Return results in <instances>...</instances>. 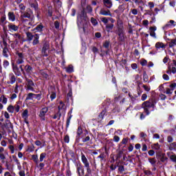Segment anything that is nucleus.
<instances>
[{
    "mask_svg": "<svg viewBox=\"0 0 176 176\" xmlns=\"http://www.w3.org/2000/svg\"><path fill=\"white\" fill-rule=\"evenodd\" d=\"M9 149H10L11 153H14V146L13 145H10L9 146Z\"/></svg>",
    "mask_w": 176,
    "mask_h": 176,
    "instance_id": "nucleus-57",
    "label": "nucleus"
},
{
    "mask_svg": "<svg viewBox=\"0 0 176 176\" xmlns=\"http://www.w3.org/2000/svg\"><path fill=\"white\" fill-rule=\"evenodd\" d=\"M26 36H27V41H28L29 42H31V41L34 39V35H33V34L30 32H27Z\"/></svg>",
    "mask_w": 176,
    "mask_h": 176,
    "instance_id": "nucleus-21",
    "label": "nucleus"
},
{
    "mask_svg": "<svg viewBox=\"0 0 176 176\" xmlns=\"http://www.w3.org/2000/svg\"><path fill=\"white\" fill-rule=\"evenodd\" d=\"M38 43H39V34H36L34 36L32 45H33V46H36V45H38Z\"/></svg>",
    "mask_w": 176,
    "mask_h": 176,
    "instance_id": "nucleus-17",
    "label": "nucleus"
},
{
    "mask_svg": "<svg viewBox=\"0 0 176 176\" xmlns=\"http://www.w3.org/2000/svg\"><path fill=\"white\" fill-rule=\"evenodd\" d=\"M46 157V153H42L40 155V162H43V160Z\"/></svg>",
    "mask_w": 176,
    "mask_h": 176,
    "instance_id": "nucleus-38",
    "label": "nucleus"
},
{
    "mask_svg": "<svg viewBox=\"0 0 176 176\" xmlns=\"http://www.w3.org/2000/svg\"><path fill=\"white\" fill-rule=\"evenodd\" d=\"M12 36L14 38L16 42H19V41H21V34H20L19 33H15V34H12Z\"/></svg>",
    "mask_w": 176,
    "mask_h": 176,
    "instance_id": "nucleus-24",
    "label": "nucleus"
},
{
    "mask_svg": "<svg viewBox=\"0 0 176 176\" xmlns=\"http://www.w3.org/2000/svg\"><path fill=\"white\" fill-rule=\"evenodd\" d=\"M61 111H58L57 113H56L54 116H53V119H58V120H60V118H61Z\"/></svg>",
    "mask_w": 176,
    "mask_h": 176,
    "instance_id": "nucleus-30",
    "label": "nucleus"
},
{
    "mask_svg": "<svg viewBox=\"0 0 176 176\" xmlns=\"http://www.w3.org/2000/svg\"><path fill=\"white\" fill-rule=\"evenodd\" d=\"M140 135L141 138H143V140H145L146 138V137H147L146 133H145L144 132H141L140 133Z\"/></svg>",
    "mask_w": 176,
    "mask_h": 176,
    "instance_id": "nucleus-45",
    "label": "nucleus"
},
{
    "mask_svg": "<svg viewBox=\"0 0 176 176\" xmlns=\"http://www.w3.org/2000/svg\"><path fill=\"white\" fill-rule=\"evenodd\" d=\"M65 109H66L65 104H64V102L60 101L59 104L58 106V111L59 112H61L62 113L65 114Z\"/></svg>",
    "mask_w": 176,
    "mask_h": 176,
    "instance_id": "nucleus-11",
    "label": "nucleus"
},
{
    "mask_svg": "<svg viewBox=\"0 0 176 176\" xmlns=\"http://www.w3.org/2000/svg\"><path fill=\"white\" fill-rule=\"evenodd\" d=\"M19 68L23 75H25L26 74H32V67L30 65H26L24 66V65H21L19 66Z\"/></svg>",
    "mask_w": 176,
    "mask_h": 176,
    "instance_id": "nucleus-2",
    "label": "nucleus"
},
{
    "mask_svg": "<svg viewBox=\"0 0 176 176\" xmlns=\"http://www.w3.org/2000/svg\"><path fill=\"white\" fill-rule=\"evenodd\" d=\"M0 160H1V163H5V160H6V155L5 153H0Z\"/></svg>",
    "mask_w": 176,
    "mask_h": 176,
    "instance_id": "nucleus-31",
    "label": "nucleus"
},
{
    "mask_svg": "<svg viewBox=\"0 0 176 176\" xmlns=\"http://www.w3.org/2000/svg\"><path fill=\"white\" fill-rule=\"evenodd\" d=\"M16 64H23L24 63V54L21 52H16Z\"/></svg>",
    "mask_w": 176,
    "mask_h": 176,
    "instance_id": "nucleus-5",
    "label": "nucleus"
},
{
    "mask_svg": "<svg viewBox=\"0 0 176 176\" xmlns=\"http://www.w3.org/2000/svg\"><path fill=\"white\" fill-rule=\"evenodd\" d=\"M104 47L108 49L109 47V41H107L103 43Z\"/></svg>",
    "mask_w": 176,
    "mask_h": 176,
    "instance_id": "nucleus-49",
    "label": "nucleus"
},
{
    "mask_svg": "<svg viewBox=\"0 0 176 176\" xmlns=\"http://www.w3.org/2000/svg\"><path fill=\"white\" fill-rule=\"evenodd\" d=\"M8 28L10 32H16V31H19V26L14 25V23H9L8 25Z\"/></svg>",
    "mask_w": 176,
    "mask_h": 176,
    "instance_id": "nucleus-10",
    "label": "nucleus"
},
{
    "mask_svg": "<svg viewBox=\"0 0 176 176\" xmlns=\"http://www.w3.org/2000/svg\"><path fill=\"white\" fill-rule=\"evenodd\" d=\"M148 5L150 8V9H153V8H155V3L150 1L148 3Z\"/></svg>",
    "mask_w": 176,
    "mask_h": 176,
    "instance_id": "nucleus-48",
    "label": "nucleus"
},
{
    "mask_svg": "<svg viewBox=\"0 0 176 176\" xmlns=\"http://www.w3.org/2000/svg\"><path fill=\"white\" fill-rule=\"evenodd\" d=\"M146 98H148V95H146V94H143L141 97L142 101H145Z\"/></svg>",
    "mask_w": 176,
    "mask_h": 176,
    "instance_id": "nucleus-47",
    "label": "nucleus"
},
{
    "mask_svg": "<svg viewBox=\"0 0 176 176\" xmlns=\"http://www.w3.org/2000/svg\"><path fill=\"white\" fill-rule=\"evenodd\" d=\"M169 157L172 162H173L174 163H176V155H172Z\"/></svg>",
    "mask_w": 176,
    "mask_h": 176,
    "instance_id": "nucleus-44",
    "label": "nucleus"
},
{
    "mask_svg": "<svg viewBox=\"0 0 176 176\" xmlns=\"http://www.w3.org/2000/svg\"><path fill=\"white\" fill-rule=\"evenodd\" d=\"M77 171L78 173V175L82 176L85 174V169H83V166L80 164H77Z\"/></svg>",
    "mask_w": 176,
    "mask_h": 176,
    "instance_id": "nucleus-15",
    "label": "nucleus"
},
{
    "mask_svg": "<svg viewBox=\"0 0 176 176\" xmlns=\"http://www.w3.org/2000/svg\"><path fill=\"white\" fill-rule=\"evenodd\" d=\"M169 87H170V89H172V90H174V89H175V87H176V82H173V83L170 84Z\"/></svg>",
    "mask_w": 176,
    "mask_h": 176,
    "instance_id": "nucleus-61",
    "label": "nucleus"
},
{
    "mask_svg": "<svg viewBox=\"0 0 176 176\" xmlns=\"http://www.w3.org/2000/svg\"><path fill=\"white\" fill-rule=\"evenodd\" d=\"M140 64L141 65H142V67H144L145 65H146V64H148V61H146V60L145 59H142L140 61Z\"/></svg>",
    "mask_w": 176,
    "mask_h": 176,
    "instance_id": "nucleus-42",
    "label": "nucleus"
},
{
    "mask_svg": "<svg viewBox=\"0 0 176 176\" xmlns=\"http://www.w3.org/2000/svg\"><path fill=\"white\" fill-rule=\"evenodd\" d=\"M106 28L107 30V32H109V31H111V30H113V24H107Z\"/></svg>",
    "mask_w": 176,
    "mask_h": 176,
    "instance_id": "nucleus-36",
    "label": "nucleus"
},
{
    "mask_svg": "<svg viewBox=\"0 0 176 176\" xmlns=\"http://www.w3.org/2000/svg\"><path fill=\"white\" fill-rule=\"evenodd\" d=\"M0 102H1V104H3L4 105H6V104H8V98H6L5 95H2L0 97Z\"/></svg>",
    "mask_w": 176,
    "mask_h": 176,
    "instance_id": "nucleus-20",
    "label": "nucleus"
},
{
    "mask_svg": "<svg viewBox=\"0 0 176 176\" xmlns=\"http://www.w3.org/2000/svg\"><path fill=\"white\" fill-rule=\"evenodd\" d=\"M156 30H157V28H156V26L149 28L150 36L153 38H156V32H155Z\"/></svg>",
    "mask_w": 176,
    "mask_h": 176,
    "instance_id": "nucleus-16",
    "label": "nucleus"
},
{
    "mask_svg": "<svg viewBox=\"0 0 176 176\" xmlns=\"http://www.w3.org/2000/svg\"><path fill=\"white\" fill-rule=\"evenodd\" d=\"M66 72H68L69 74H71V72H74V66L72 65H69L67 68H66Z\"/></svg>",
    "mask_w": 176,
    "mask_h": 176,
    "instance_id": "nucleus-35",
    "label": "nucleus"
},
{
    "mask_svg": "<svg viewBox=\"0 0 176 176\" xmlns=\"http://www.w3.org/2000/svg\"><path fill=\"white\" fill-rule=\"evenodd\" d=\"M131 13L132 14H134V15L138 14V10L137 9H132Z\"/></svg>",
    "mask_w": 176,
    "mask_h": 176,
    "instance_id": "nucleus-60",
    "label": "nucleus"
},
{
    "mask_svg": "<svg viewBox=\"0 0 176 176\" xmlns=\"http://www.w3.org/2000/svg\"><path fill=\"white\" fill-rule=\"evenodd\" d=\"M113 140L115 142H119V141H120V138H119L118 135H115Z\"/></svg>",
    "mask_w": 176,
    "mask_h": 176,
    "instance_id": "nucleus-58",
    "label": "nucleus"
},
{
    "mask_svg": "<svg viewBox=\"0 0 176 176\" xmlns=\"http://www.w3.org/2000/svg\"><path fill=\"white\" fill-rule=\"evenodd\" d=\"M21 19H30V17H31V14L28 12H24L21 14Z\"/></svg>",
    "mask_w": 176,
    "mask_h": 176,
    "instance_id": "nucleus-33",
    "label": "nucleus"
},
{
    "mask_svg": "<svg viewBox=\"0 0 176 176\" xmlns=\"http://www.w3.org/2000/svg\"><path fill=\"white\" fill-rule=\"evenodd\" d=\"M82 133H83V131H82V127L79 126L77 130V134L78 135H80V134H82Z\"/></svg>",
    "mask_w": 176,
    "mask_h": 176,
    "instance_id": "nucleus-55",
    "label": "nucleus"
},
{
    "mask_svg": "<svg viewBox=\"0 0 176 176\" xmlns=\"http://www.w3.org/2000/svg\"><path fill=\"white\" fill-rule=\"evenodd\" d=\"M19 175L20 176H25V172L24 170H20Z\"/></svg>",
    "mask_w": 176,
    "mask_h": 176,
    "instance_id": "nucleus-64",
    "label": "nucleus"
},
{
    "mask_svg": "<svg viewBox=\"0 0 176 176\" xmlns=\"http://www.w3.org/2000/svg\"><path fill=\"white\" fill-rule=\"evenodd\" d=\"M102 23H104V24H105V25H107V24H108V22L109 21H111V23L112 24H113V23H115V19H113V18L111 17H109V18H107V17H102L100 19Z\"/></svg>",
    "mask_w": 176,
    "mask_h": 176,
    "instance_id": "nucleus-13",
    "label": "nucleus"
},
{
    "mask_svg": "<svg viewBox=\"0 0 176 176\" xmlns=\"http://www.w3.org/2000/svg\"><path fill=\"white\" fill-rule=\"evenodd\" d=\"M4 118H6V119H10V116L9 115V113H8V111L4 112Z\"/></svg>",
    "mask_w": 176,
    "mask_h": 176,
    "instance_id": "nucleus-59",
    "label": "nucleus"
},
{
    "mask_svg": "<svg viewBox=\"0 0 176 176\" xmlns=\"http://www.w3.org/2000/svg\"><path fill=\"white\" fill-rule=\"evenodd\" d=\"M166 45H164V43H163L157 42L155 44V48L157 49V50H159V49H164Z\"/></svg>",
    "mask_w": 176,
    "mask_h": 176,
    "instance_id": "nucleus-19",
    "label": "nucleus"
},
{
    "mask_svg": "<svg viewBox=\"0 0 176 176\" xmlns=\"http://www.w3.org/2000/svg\"><path fill=\"white\" fill-rule=\"evenodd\" d=\"M169 149L170 151H173V149H176V143L175 142H173L172 144H170V146L169 147Z\"/></svg>",
    "mask_w": 176,
    "mask_h": 176,
    "instance_id": "nucleus-41",
    "label": "nucleus"
},
{
    "mask_svg": "<svg viewBox=\"0 0 176 176\" xmlns=\"http://www.w3.org/2000/svg\"><path fill=\"white\" fill-rule=\"evenodd\" d=\"M162 77H163V79H164V80H169L170 79V77L167 74H164Z\"/></svg>",
    "mask_w": 176,
    "mask_h": 176,
    "instance_id": "nucleus-62",
    "label": "nucleus"
},
{
    "mask_svg": "<svg viewBox=\"0 0 176 176\" xmlns=\"http://www.w3.org/2000/svg\"><path fill=\"white\" fill-rule=\"evenodd\" d=\"M56 97V93L52 92V94L50 95V98L52 101H53V100H54Z\"/></svg>",
    "mask_w": 176,
    "mask_h": 176,
    "instance_id": "nucleus-54",
    "label": "nucleus"
},
{
    "mask_svg": "<svg viewBox=\"0 0 176 176\" xmlns=\"http://www.w3.org/2000/svg\"><path fill=\"white\" fill-rule=\"evenodd\" d=\"M49 111V109L47 107H44L42 108L41 110L40 111V113L38 115L41 120H45V116H46V113H47V111Z\"/></svg>",
    "mask_w": 176,
    "mask_h": 176,
    "instance_id": "nucleus-6",
    "label": "nucleus"
},
{
    "mask_svg": "<svg viewBox=\"0 0 176 176\" xmlns=\"http://www.w3.org/2000/svg\"><path fill=\"white\" fill-rule=\"evenodd\" d=\"M26 90H30L31 91H34V86H35V85L34 84V81L28 78H26Z\"/></svg>",
    "mask_w": 176,
    "mask_h": 176,
    "instance_id": "nucleus-7",
    "label": "nucleus"
},
{
    "mask_svg": "<svg viewBox=\"0 0 176 176\" xmlns=\"http://www.w3.org/2000/svg\"><path fill=\"white\" fill-rule=\"evenodd\" d=\"M4 47L3 48L2 54L3 57L8 58L9 57V49H8V43L6 41H3Z\"/></svg>",
    "mask_w": 176,
    "mask_h": 176,
    "instance_id": "nucleus-9",
    "label": "nucleus"
},
{
    "mask_svg": "<svg viewBox=\"0 0 176 176\" xmlns=\"http://www.w3.org/2000/svg\"><path fill=\"white\" fill-rule=\"evenodd\" d=\"M32 159L33 162L38 166V163H39V160L38 159V155H32Z\"/></svg>",
    "mask_w": 176,
    "mask_h": 176,
    "instance_id": "nucleus-29",
    "label": "nucleus"
},
{
    "mask_svg": "<svg viewBox=\"0 0 176 176\" xmlns=\"http://www.w3.org/2000/svg\"><path fill=\"white\" fill-rule=\"evenodd\" d=\"M148 162L151 163V164H152L153 167L156 166V158H149Z\"/></svg>",
    "mask_w": 176,
    "mask_h": 176,
    "instance_id": "nucleus-34",
    "label": "nucleus"
},
{
    "mask_svg": "<svg viewBox=\"0 0 176 176\" xmlns=\"http://www.w3.org/2000/svg\"><path fill=\"white\" fill-rule=\"evenodd\" d=\"M49 49H50L49 43H44L41 50L42 56L47 57V56H49Z\"/></svg>",
    "mask_w": 176,
    "mask_h": 176,
    "instance_id": "nucleus-4",
    "label": "nucleus"
},
{
    "mask_svg": "<svg viewBox=\"0 0 176 176\" xmlns=\"http://www.w3.org/2000/svg\"><path fill=\"white\" fill-rule=\"evenodd\" d=\"M153 149H155L156 151L160 148V146H159V143L154 144L152 146Z\"/></svg>",
    "mask_w": 176,
    "mask_h": 176,
    "instance_id": "nucleus-40",
    "label": "nucleus"
},
{
    "mask_svg": "<svg viewBox=\"0 0 176 176\" xmlns=\"http://www.w3.org/2000/svg\"><path fill=\"white\" fill-rule=\"evenodd\" d=\"M3 66L4 67V68H7V67H9V61L4 60L3 63Z\"/></svg>",
    "mask_w": 176,
    "mask_h": 176,
    "instance_id": "nucleus-52",
    "label": "nucleus"
},
{
    "mask_svg": "<svg viewBox=\"0 0 176 176\" xmlns=\"http://www.w3.org/2000/svg\"><path fill=\"white\" fill-rule=\"evenodd\" d=\"M13 72L16 75V76H20L21 75V72H20V67L16 65H12Z\"/></svg>",
    "mask_w": 176,
    "mask_h": 176,
    "instance_id": "nucleus-14",
    "label": "nucleus"
},
{
    "mask_svg": "<svg viewBox=\"0 0 176 176\" xmlns=\"http://www.w3.org/2000/svg\"><path fill=\"white\" fill-rule=\"evenodd\" d=\"M43 30V25L42 23L38 25L36 28L34 29V31H36V32H41Z\"/></svg>",
    "mask_w": 176,
    "mask_h": 176,
    "instance_id": "nucleus-23",
    "label": "nucleus"
},
{
    "mask_svg": "<svg viewBox=\"0 0 176 176\" xmlns=\"http://www.w3.org/2000/svg\"><path fill=\"white\" fill-rule=\"evenodd\" d=\"M143 88L144 89L145 91H151V87L148 85H143Z\"/></svg>",
    "mask_w": 176,
    "mask_h": 176,
    "instance_id": "nucleus-50",
    "label": "nucleus"
},
{
    "mask_svg": "<svg viewBox=\"0 0 176 176\" xmlns=\"http://www.w3.org/2000/svg\"><path fill=\"white\" fill-rule=\"evenodd\" d=\"M39 74L41 76H43L45 79H47V78H49V75L47 74V73H46V72H45L44 70H41L39 72Z\"/></svg>",
    "mask_w": 176,
    "mask_h": 176,
    "instance_id": "nucleus-26",
    "label": "nucleus"
},
{
    "mask_svg": "<svg viewBox=\"0 0 176 176\" xmlns=\"http://www.w3.org/2000/svg\"><path fill=\"white\" fill-rule=\"evenodd\" d=\"M91 22L94 25H97V24H98V22H97V20L94 18L91 19Z\"/></svg>",
    "mask_w": 176,
    "mask_h": 176,
    "instance_id": "nucleus-46",
    "label": "nucleus"
},
{
    "mask_svg": "<svg viewBox=\"0 0 176 176\" xmlns=\"http://www.w3.org/2000/svg\"><path fill=\"white\" fill-rule=\"evenodd\" d=\"M103 5H104L107 9H111V8H112V1L111 0H103Z\"/></svg>",
    "mask_w": 176,
    "mask_h": 176,
    "instance_id": "nucleus-18",
    "label": "nucleus"
},
{
    "mask_svg": "<svg viewBox=\"0 0 176 176\" xmlns=\"http://www.w3.org/2000/svg\"><path fill=\"white\" fill-rule=\"evenodd\" d=\"M64 141L65 142H67V143L69 142V136L65 135L64 138Z\"/></svg>",
    "mask_w": 176,
    "mask_h": 176,
    "instance_id": "nucleus-63",
    "label": "nucleus"
},
{
    "mask_svg": "<svg viewBox=\"0 0 176 176\" xmlns=\"http://www.w3.org/2000/svg\"><path fill=\"white\" fill-rule=\"evenodd\" d=\"M118 170L120 171V173H123V171H124V166L121 165L120 166H118Z\"/></svg>",
    "mask_w": 176,
    "mask_h": 176,
    "instance_id": "nucleus-53",
    "label": "nucleus"
},
{
    "mask_svg": "<svg viewBox=\"0 0 176 176\" xmlns=\"http://www.w3.org/2000/svg\"><path fill=\"white\" fill-rule=\"evenodd\" d=\"M30 6L31 8H33L35 10L38 9V4L36 3H30Z\"/></svg>",
    "mask_w": 176,
    "mask_h": 176,
    "instance_id": "nucleus-43",
    "label": "nucleus"
},
{
    "mask_svg": "<svg viewBox=\"0 0 176 176\" xmlns=\"http://www.w3.org/2000/svg\"><path fill=\"white\" fill-rule=\"evenodd\" d=\"M14 112H20V105L16 104L14 106Z\"/></svg>",
    "mask_w": 176,
    "mask_h": 176,
    "instance_id": "nucleus-37",
    "label": "nucleus"
},
{
    "mask_svg": "<svg viewBox=\"0 0 176 176\" xmlns=\"http://www.w3.org/2000/svg\"><path fill=\"white\" fill-rule=\"evenodd\" d=\"M8 19L10 21H14L16 20V16L13 12H8Z\"/></svg>",
    "mask_w": 176,
    "mask_h": 176,
    "instance_id": "nucleus-25",
    "label": "nucleus"
},
{
    "mask_svg": "<svg viewBox=\"0 0 176 176\" xmlns=\"http://www.w3.org/2000/svg\"><path fill=\"white\" fill-rule=\"evenodd\" d=\"M127 142H129V138H123L122 140V144H123L124 145H126V144H127Z\"/></svg>",
    "mask_w": 176,
    "mask_h": 176,
    "instance_id": "nucleus-56",
    "label": "nucleus"
},
{
    "mask_svg": "<svg viewBox=\"0 0 176 176\" xmlns=\"http://www.w3.org/2000/svg\"><path fill=\"white\" fill-rule=\"evenodd\" d=\"M99 13L102 16H110V17H112V13H111V10H105L104 8H102L100 9Z\"/></svg>",
    "mask_w": 176,
    "mask_h": 176,
    "instance_id": "nucleus-12",
    "label": "nucleus"
},
{
    "mask_svg": "<svg viewBox=\"0 0 176 176\" xmlns=\"http://www.w3.org/2000/svg\"><path fill=\"white\" fill-rule=\"evenodd\" d=\"M34 97H35V94L29 93L26 97V100H34Z\"/></svg>",
    "mask_w": 176,
    "mask_h": 176,
    "instance_id": "nucleus-32",
    "label": "nucleus"
},
{
    "mask_svg": "<svg viewBox=\"0 0 176 176\" xmlns=\"http://www.w3.org/2000/svg\"><path fill=\"white\" fill-rule=\"evenodd\" d=\"M22 118H28V110L25 109L22 113Z\"/></svg>",
    "mask_w": 176,
    "mask_h": 176,
    "instance_id": "nucleus-39",
    "label": "nucleus"
},
{
    "mask_svg": "<svg viewBox=\"0 0 176 176\" xmlns=\"http://www.w3.org/2000/svg\"><path fill=\"white\" fill-rule=\"evenodd\" d=\"M156 99L155 98H151L148 99L147 101H144L142 104V108H143L144 112L146 115H149V108H155L156 105Z\"/></svg>",
    "mask_w": 176,
    "mask_h": 176,
    "instance_id": "nucleus-1",
    "label": "nucleus"
},
{
    "mask_svg": "<svg viewBox=\"0 0 176 176\" xmlns=\"http://www.w3.org/2000/svg\"><path fill=\"white\" fill-rule=\"evenodd\" d=\"M118 36V40L120 41V42H123V41H124V35L123 34V32L119 31Z\"/></svg>",
    "mask_w": 176,
    "mask_h": 176,
    "instance_id": "nucleus-28",
    "label": "nucleus"
},
{
    "mask_svg": "<svg viewBox=\"0 0 176 176\" xmlns=\"http://www.w3.org/2000/svg\"><path fill=\"white\" fill-rule=\"evenodd\" d=\"M171 27H175V21L174 20H170L165 25L163 26L164 31H167L170 30Z\"/></svg>",
    "mask_w": 176,
    "mask_h": 176,
    "instance_id": "nucleus-8",
    "label": "nucleus"
},
{
    "mask_svg": "<svg viewBox=\"0 0 176 176\" xmlns=\"http://www.w3.org/2000/svg\"><path fill=\"white\" fill-rule=\"evenodd\" d=\"M19 8L22 12H24L25 10V6H24L23 3H21L19 4Z\"/></svg>",
    "mask_w": 176,
    "mask_h": 176,
    "instance_id": "nucleus-51",
    "label": "nucleus"
},
{
    "mask_svg": "<svg viewBox=\"0 0 176 176\" xmlns=\"http://www.w3.org/2000/svg\"><path fill=\"white\" fill-rule=\"evenodd\" d=\"M7 111L10 113H14V106L12 105V104L8 105V107H7Z\"/></svg>",
    "mask_w": 176,
    "mask_h": 176,
    "instance_id": "nucleus-27",
    "label": "nucleus"
},
{
    "mask_svg": "<svg viewBox=\"0 0 176 176\" xmlns=\"http://www.w3.org/2000/svg\"><path fill=\"white\" fill-rule=\"evenodd\" d=\"M16 82V76L13 74H10V82L8 83H10V85H13Z\"/></svg>",
    "mask_w": 176,
    "mask_h": 176,
    "instance_id": "nucleus-22",
    "label": "nucleus"
},
{
    "mask_svg": "<svg viewBox=\"0 0 176 176\" xmlns=\"http://www.w3.org/2000/svg\"><path fill=\"white\" fill-rule=\"evenodd\" d=\"M81 160L85 167H86L87 173L90 174V173H91V170L90 169V164H89V161L84 154H82L81 155Z\"/></svg>",
    "mask_w": 176,
    "mask_h": 176,
    "instance_id": "nucleus-3",
    "label": "nucleus"
}]
</instances>
